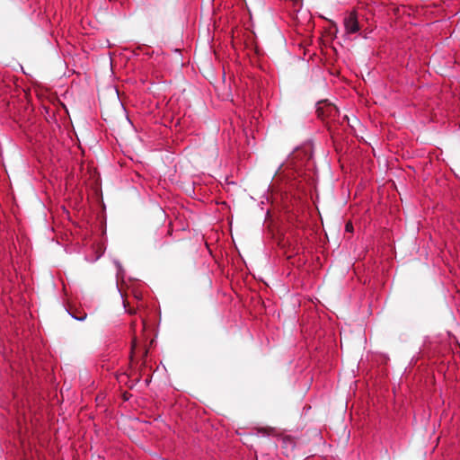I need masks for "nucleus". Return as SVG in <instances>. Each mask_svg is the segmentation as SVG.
<instances>
[{
    "label": "nucleus",
    "instance_id": "2",
    "mask_svg": "<svg viewBox=\"0 0 460 460\" xmlns=\"http://www.w3.org/2000/svg\"><path fill=\"white\" fill-rule=\"evenodd\" d=\"M282 443H283V445H284V447H285L287 450H288V449L293 450V448L295 447V442H294V441H293V439H292V438H283Z\"/></svg>",
    "mask_w": 460,
    "mask_h": 460
},
{
    "label": "nucleus",
    "instance_id": "1",
    "mask_svg": "<svg viewBox=\"0 0 460 460\" xmlns=\"http://www.w3.org/2000/svg\"><path fill=\"white\" fill-rule=\"evenodd\" d=\"M343 25L346 34H354L359 31L360 26L358 21V14L356 11L350 12L344 17Z\"/></svg>",
    "mask_w": 460,
    "mask_h": 460
},
{
    "label": "nucleus",
    "instance_id": "5",
    "mask_svg": "<svg viewBox=\"0 0 460 460\" xmlns=\"http://www.w3.org/2000/svg\"><path fill=\"white\" fill-rule=\"evenodd\" d=\"M350 229V226L349 225L346 226V230L349 231Z\"/></svg>",
    "mask_w": 460,
    "mask_h": 460
},
{
    "label": "nucleus",
    "instance_id": "4",
    "mask_svg": "<svg viewBox=\"0 0 460 460\" xmlns=\"http://www.w3.org/2000/svg\"><path fill=\"white\" fill-rule=\"evenodd\" d=\"M115 263H116V266L118 268V275H119L121 273V270H122L121 265H120V263L119 261H115Z\"/></svg>",
    "mask_w": 460,
    "mask_h": 460
},
{
    "label": "nucleus",
    "instance_id": "3",
    "mask_svg": "<svg viewBox=\"0 0 460 460\" xmlns=\"http://www.w3.org/2000/svg\"><path fill=\"white\" fill-rule=\"evenodd\" d=\"M69 314H70V315H71L75 320L79 321V322H84V321L86 319V317H87L86 313H81V314H80V315H75V314H72V313H69Z\"/></svg>",
    "mask_w": 460,
    "mask_h": 460
}]
</instances>
